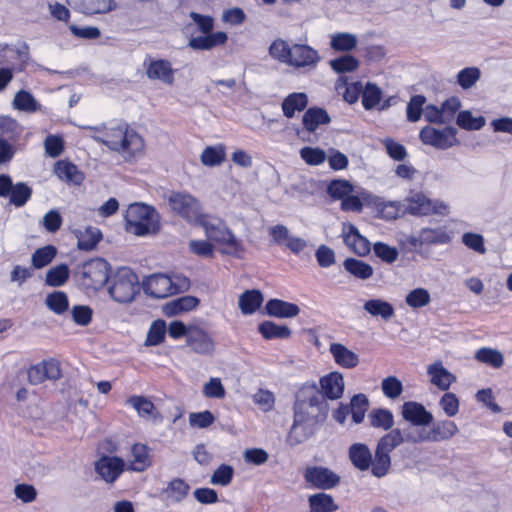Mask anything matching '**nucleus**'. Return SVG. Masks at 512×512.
Here are the masks:
<instances>
[{
	"label": "nucleus",
	"instance_id": "f257e3e1",
	"mask_svg": "<svg viewBox=\"0 0 512 512\" xmlns=\"http://www.w3.org/2000/svg\"><path fill=\"white\" fill-rule=\"evenodd\" d=\"M171 210L192 225L200 226L204 234L221 245L222 252L238 255L242 250L234 231L222 219L204 211L200 200L188 193H172L168 197Z\"/></svg>",
	"mask_w": 512,
	"mask_h": 512
},
{
	"label": "nucleus",
	"instance_id": "f03ea898",
	"mask_svg": "<svg viewBox=\"0 0 512 512\" xmlns=\"http://www.w3.org/2000/svg\"><path fill=\"white\" fill-rule=\"evenodd\" d=\"M88 135L102 142L110 150L118 153L124 161L133 162L145 154V140L142 135L127 124L103 127H84Z\"/></svg>",
	"mask_w": 512,
	"mask_h": 512
},
{
	"label": "nucleus",
	"instance_id": "7ed1b4c3",
	"mask_svg": "<svg viewBox=\"0 0 512 512\" xmlns=\"http://www.w3.org/2000/svg\"><path fill=\"white\" fill-rule=\"evenodd\" d=\"M319 414V397L313 387H303L297 394L294 421L288 435L291 445L306 441L315 432Z\"/></svg>",
	"mask_w": 512,
	"mask_h": 512
},
{
	"label": "nucleus",
	"instance_id": "20e7f679",
	"mask_svg": "<svg viewBox=\"0 0 512 512\" xmlns=\"http://www.w3.org/2000/svg\"><path fill=\"white\" fill-rule=\"evenodd\" d=\"M271 59L294 69L312 70L321 61L318 50L308 44L292 43L277 38L268 47Z\"/></svg>",
	"mask_w": 512,
	"mask_h": 512
},
{
	"label": "nucleus",
	"instance_id": "39448f33",
	"mask_svg": "<svg viewBox=\"0 0 512 512\" xmlns=\"http://www.w3.org/2000/svg\"><path fill=\"white\" fill-rule=\"evenodd\" d=\"M124 219L126 230L140 237L156 234L161 227L159 213L154 207L142 202L130 204Z\"/></svg>",
	"mask_w": 512,
	"mask_h": 512
},
{
	"label": "nucleus",
	"instance_id": "423d86ee",
	"mask_svg": "<svg viewBox=\"0 0 512 512\" xmlns=\"http://www.w3.org/2000/svg\"><path fill=\"white\" fill-rule=\"evenodd\" d=\"M190 18L202 33L201 36H191L188 46L194 50H211L223 46L228 41V34L224 31H213L214 18L197 12H191Z\"/></svg>",
	"mask_w": 512,
	"mask_h": 512
},
{
	"label": "nucleus",
	"instance_id": "0eeeda50",
	"mask_svg": "<svg viewBox=\"0 0 512 512\" xmlns=\"http://www.w3.org/2000/svg\"><path fill=\"white\" fill-rule=\"evenodd\" d=\"M190 288V280L180 273L150 275L144 282L146 294L155 298H165L187 291Z\"/></svg>",
	"mask_w": 512,
	"mask_h": 512
},
{
	"label": "nucleus",
	"instance_id": "6e6552de",
	"mask_svg": "<svg viewBox=\"0 0 512 512\" xmlns=\"http://www.w3.org/2000/svg\"><path fill=\"white\" fill-rule=\"evenodd\" d=\"M405 214L412 216H447L450 214V205L440 199H432L422 191H411L403 199Z\"/></svg>",
	"mask_w": 512,
	"mask_h": 512
},
{
	"label": "nucleus",
	"instance_id": "1a4fd4ad",
	"mask_svg": "<svg viewBox=\"0 0 512 512\" xmlns=\"http://www.w3.org/2000/svg\"><path fill=\"white\" fill-rule=\"evenodd\" d=\"M369 400L365 394L359 393L354 395L349 403H341L332 411L331 417L339 425L350 427L352 425L361 424L368 412Z\"/></svg>",
	"mask_w": 512,
	"mask_h": 512
},
{
	"label": "nucleus",
	"instance_id": "9d476101",
	"mask_svg": "<svg viewBox=\"0 0 512 512\" xmlns=\"http://www.w3.org/2000/svg\"><path fill=\"white\" fill-rule=\"evenodd\" d=\"M108 290L116 302H131L139 292L138 277L129 268H121L112 276Z\"/></svg>",
	"mask_w": 512,
	"mask_h": 512
},
{
	"label": "nucleus",
	"instance_id": "9b49d317",
	"mask_svg": "<svg viewBox=\"0 0 512 512\" xmlns=\"http://www.w3.org/2000/svg\"><path fill=\"white\" fill-rule=\"evenodd\" d=\"M109 264L103 259H91L85 262L77 272L80 285L86 290L96 291L108 281Z\"/></svg>",
	"mask_w": 512,
	"mask_h": 512
},
{
	"label": "nucleus",
	"instance_id": "f8f14e48",
	"mask_svg": "<svg viewBox=\"0 0 512 512\" xmlns=\"http://www.w3.org/2000/svg\"><path fill=\"white\" fill-rule=\"evenodd\" d=\"M206 238H190L187 242V251L189 254L201 258V259H212L215 257L216 251L221 255L229 256L235 259H242L246 254V246L241 238L235 234V239L239 241L242 250L238 255L229 254L222 252L221 245L215 240L206 235Z\"/></svg>",
	"mask_w": 512,
	"mask_h": 512
},
{
	"label": "nucleus",
	"instance_id": "ddd939ff",
	"mask_svg": "<svg viewBox=\"0 0 512 512\" xmlns=\"http://www.w3.org/2000/svg\"><path fill=\"white\" fill-rule=\"evenodd\" d=\"M419 138L424 145L438 150H448L459 144L457 129L451 126L442 128L425 126L420 130Z\"/></svg>",
	"mask_w": 512,
	"mask_h": 512
},
{
	"label": "nucleus",
	"instance_id": "4468645a",
	"mask_svg": "<svg viewBox=\"0 0 512 512\" xmlns=\"http://www.w3.org/2000/svg\"><path fill=\"white\" fill-rule=\"evenodd\" d=\"M458 433V426L450 420L440 421L433 425L430 432L424 429H414L407 434V440L413 443L426 441H444Z\"/></svg>",
	"mask_w": 512,
	"mask_h": 512
},
{
	"label": "nucleus",
	"instance_id": "2eb2a0df",
	"mask_svg": "<svg viewBox=\"0 0 512 512\" xmlns=\"http://www.w3.org/2000/svg\"><path fill=\"white\" fill-rule=\"evenodd\" d=\"M362 198L365 205L371 208L380 218L393 220L405 214L403 209V200L401 202L385 201L370 192H363Z\"/></svg>",
	"mask_w": 512,
	"mask_h": 512
},
{
	"label": "nucleus",
	"instance_id": "dca6fc26",
	"mask_svg": "<svg viewBox=\"0 0 512 512\" xmlns=\"http://www.w3.org/2000/svg\"><path fill=\"white\" fill-rule=\"evenodd\" d=\"M62 376L60 362L54 358L43 360L27 370V380L32 385H38L46 380H58Z\"/></svg>",
	"mask_w": 512,
	"mask_h": 512
},
{
	"label": "nucleus",
	"instance_id": "f3484780",
	"mask_svg": "<svg viewBox=\"0 0 512 512\" xmlns=\"http://www.w3.org/2000/svg\"><path fill=\"white\" fill-rule=\"evenodd\" d=\"M125 470L141 473L146 471L153 464L151 449L143 443L131 445L126 455Z\"/></svg>",
	"mask_w": 512,
	"mask_h": 512
},
{
	"label": "nucleus",
	"instance_id": "a211bd4d",
	"mask_svg": "<svg viewBox=\"0 0 512 512\" xmlns=\"http://www.w3.org/2000/svg\"><path fill=\"white\" fill-rule=\"evenodd\" d=\"M98 476L106 483H114L125 471V461L118 456H102L94 463Z\"/></svg>",
	"mask_w": 512,
	"mask_h": 512
},
{
	"label": "nucleus",
	"instance_id": "6ab92c4d",
	"mask_svg": "<svg viewBox=\"0 0 512 512\" xmlns=\"http://www.w3.org/2000/svg\"><path fill=\"white\" fill-rule=\"evenodd\" d=\"M319 387L323 397L329 400H338L344 395V376L339 371H330L319 379Z\"/></svg>",
	"mask_w": 512,
	"mask_h": 512
},
{
	"label": "nucleus",
	"instance_id": "aec40b11",
	"mask_svg": "<svg viewBox=\"0 0 512 512\" xmlns=\"http://www.w3.org/2000/svg\"><path fill=\"white\" fill-rule=\"evenodd\" d=\"M341 236L346 246L359 256L369 254L371 247L369 240L360 234L359 230L351 223H343Z\"/></svg>",
	"mask_w": 512,
	"mask_h": 512
},
{
	"label": "nucleus",
	"instance_id": "412c9836",
	"mask_svg": "<svg viewBox=\"0 0 512 512\" xmlns=\"http://www.w3.org/2000/svg\"><path fill=\"white\" fill-rule=\"evenodd\" d=\"M329 353L334 363L344 369H353L360 363L359 354L340 342L330 343Z\"/></svg>",
	"mask_w": 512,
	"mask_h": 512
},
{
	"label": "nucleus",
	"instance_id": "4be33fe9",
	"mask_svg": "<svg viewBox=\"0 0 512 512\" xmlns=\"http://www.w3.org/2000/svg\"><path fill=\"white\" fill-rule=\"evenodd\" d=\"M305 480L317 488L330 489L338 484L339 476L328 468L316 466L306 469Z\"/></svg>",
	"mask_w": 512,
	"mask_h": 512
},
{
	"label": "nucleus",
	"instance_id": "5701e85b",
	"mask_svg": "<svg viewBox=\"0 0 512 512\" xmlns=\"http://www.w3.org/2000/svg\"><path fill=\"white\" fill-rule=\"evenodd\" d=\"M402 417L414 426H428L433 421V415L420 403L405 402L401 408Z\"/></svg>",
	"mask_w": 512,
	"mask_h": 512
},
{
	"label": "nucleus",
	"instance_id": "b1692460",
	"mask_svg": "<svg viewBox=\"0 0 512 512\" xmlns=\"http://www.w3.org/2000/svg\"><path fill=\"white\" fill-rule=\"evenodd\" d=\"M174 72L171 62L165 59H151L146 64L147 77L167 85L174 83Z\"/></svg>",
	"mask_w": 512,
	"mask_h": 512
},
{
	"label": "nucleus",
	"instance_id": "393cba45",
	"mask_svg": "<svg viewBox=\"0 0 512 512\" xmlns=\"http://www.w3.org/2000/svg\"><path fill=\"white\" fill-rule=\"evenodd\" d=\"M187 345L199 355H212L215 350L213 338L205 330L192 327L188 334Z\"/></svg>",
	"mask_w": 512,
	"mask_h": 512
},
{
	"label": "nucleus",
	"instance_id": "a878e982",
	"mask_svg": "<svg viewBox=\"0 0 512 512\" xmlns=\"http://www.w3.org/2000/svg\"><path fill=\"white\" fill-rule=\"evenodd\" d=\"M429 382L442 391H447L457 377L446 369L441 361H436L427 366Z\"/></svg>",
	"mask_w": 512,
	"mask_h": 512
},
{
	"label": "nucleus",
	"instance_id": "bb28decb",
	"mask_svg": "<svg viewBox=\"0 0 512 512\" xmlns=\"http://www.w3.org/2000/svg\"><path fill=\"white\" fill-rule=\"evenodd\" d=\"M200 301L197 297L186 295L165 303L162 313L167 317H174L195 310Z\"/></svg>",
	"mask_w": 512,
	"mask_h": 512
},
{
	"label": "nucleus",
	"instance_id": "cd10ccee",
	"mask_svg": "<svg viewBox=\"0 0 512 512\" xmlns=\"http://www.w3.org/2000/svg\"><path fill=\"white\" fill-rule=\"evenodd\" d=\"M358 44L357 35L351 32L338 31L329 35V46L335 52L351 54Z\"/></svg>",
	"mask_w": 512,
	"mask_h": 512
},
{
	"label": "nucleus",
	"instance_id": "c85d7f7f",
	"mask_svg": "<svg viewBox=\"0 0 512 512\" xmlns=\"http://www.w3.org/2000/svg\"><path fill=\"white\" fill-rule=\"evenodd\" d=\"M364 311L371 317L380 318L383 321H389L395 316L393 305L382 298H371L364 302Z\"/></svg>",
	"mask_w": 512,
	"mask_h": 512
},
{
	"label": "nucleus",
	"instance_id": "c756f323",
	"mask_svg": "<svg viewBox=\"0 0 512 512\" xmlns=\"http://www.w3.org/2000/svg\"><path fill=\"white\" fill-rule=\"evenodd\" d=\"M348 458L359 471H367L371 466L372 453L364 443H354L348 448Z\"/></svg>",
	"mask_w": 512,
	"mask_h": 512
},
{
	"label": "nucleus",
	"instance_id": "7c9ffc66",
	"mask_svg": "<svg viewBox=\"0 0 512 512\" xmlns=\"http://www.w3.org/2000/svg\"><path fill=\"white\" fill-rule=\"evenodd\" d=\"M265 309L269 316L276 318H294L300 313V308L296 304L280 299L269 300Z\"/></svg>",
	"mask_w": 512,
	"mask_h": 512
},
{
	"label": "nucleus",
	"instance_id": "2f4dec72",
	"mask_svg": "<svg viewBox=\"0 0 512 512\" xmlns=\"http://www.w3.org/2000/svg\"><path fill=\"white\" fill-rule=\"evenodd\" d=\"M69 5H73L86 14L108 13L115 9L114 0H66Z\"/></svg>",
	"mask_w": 512,
	"mask_h": 512
},
{
	"label": "nucleus",
	"instance_id": "473e14b6",
	"mask_svg": "<svg viewBox=\"0 0 512 512\" xmlns=\"http://www.w3.org/2000/svg\"><path fill=\"white\" fill-rule=\"evenodd\" d=\"M199 158L201 164L205 167L221 166L226 160V146L222 143L206 146Z\"/></svg>",
	"mask_w": 512,
	"mask_h": 512
},
{
	"label": "nucleus",
	"instance_id": "72a5a7b5",
	"mask_svg": "<svg viewBox=\"0 0 512 512\" xmlns=\"http://www.w3.org/2000/svg\"><path fill=\"white\" fill-rule=\"evenodd\" d=\"M450 241V236L442 228H423L417 238L411 240L414 246L445 244Z\"/></svg>",
	"mask_w": 512,
	"mask_h": 512
},
{
	"label": "nucleus",
	"instance_id": "f704fd0d",
	"mask_svg": "<svg viewBox=\"0 0 512 512\" xmlns=\"http://www.w3.org/2000/svg\"><path fill=\"white\" fill-rule=\"evenodd\" d=\"M54 173L60 180L70 184L79 185L84 179L78 168L66 160H60L55 164Z\"/></svg>",
	"mask_w": 512,
	"mask_h": 512
},
{
	"label": "nucleus",
	"instance_id": "c9c22d12",
	"mask_svg": "<svg viewBox=\"0 0 512 512\" xmlns=\"http://www.w3.org/2000/svg\"><path fill=\"white\" fill-rule=\"evenodd\" d=\"M263 303V295L258 290H247L238 300V306L244 315L255 313Z\"/></svg>",
	"mask_w": 512,
	"mask_h": 512
},
{
	"label": "nucleus",
	"instance_id": "e433bc0d",
	"mask_svg": "<svg viewBox=\"0 0 512 512\" xmlns=\"http://www.w3.org/2000/svg\"><path fill=\"white\" fill-rule=\"evenodd\" d=\"M74 234L78 240L77 246L81 250H91L101 239V232L96 227H86L84 229H77Z\"/></svg>",
	"mask_w": 512,
	"mask_h": 512
},
{
	"label": "nucleus",
	"instance_id": "4c0bfd02",
	"mask_svg": "<svg viewBox=\"0 0 512 512\" xmlns=\"http://www.w3.org/2000/svg\"><path fill=\"white\" fill-rule=\"evenodd\" d=\"M126 403L142 418L154 419L157 417L154 404L144 396L133 395L127 399Z\"/></svg>",
	"mask_w": 512,
	"mask_h": 512
},
{
	"label": "nucleus",
	"instance_id": "58836bf2",
	"mask_svg": "<svg viewBox=\"0 0 512 512\" xmlns=\"http://www.w3.org/2000/svg\"><path fill=\"white\" fill-rule=\"evenodd\" d=\"M308 98L305 93H291L282 102V110L286 117L291 118L297 112L305 109Z\"/></svg>",
	"mask_w": 512,
	"mask_h": 512
},
{
	"label": "nucleus",
	"instance_id": "ea45409f",
	"mask_svg": "<svg viewBox=\"0 0 512 512\" xmlns=\"http://www.w3.org/2000/svg\"><path fill=\"white\" fill-rule=\"evenodd\" d=\"M46 307L56 315H63L69 310V299L63 291L48 293L44 301Z\"/></svg>",
	"mask_w": 512,
	"mask_h": 512
},
{
	"label": "nucleus",
	"instance_id": "a19ab883",
	"mask_svg": "<svg viewBox=\"0 0 512 512\" xmlns=\"http://www.w3.org/2000/svg\"><path fill=\"white\" fill-rule=\"evenodd\" d=\"M259 333L267 340L288 339L291 330L286 325H278L272 321H264L258 326Z\"/></svg>",
	"mask_w": 512,
	"mask_h": 512
},
{
	"label": "nucleus",
	"instance_id": "79ce46f5",
	"mask_svg": "<svg viewBox=\"0 0 512 512\" xmlns=\"http://www.w3.org/2000/svg\"><path fill=\"white\" fill-rule=\"evenodd\" d=\"M329 66L338 74L352 73L359 68L360 61L352 54H343L330 60Z\"/></svg>",
	"mask_w": 512,
	"mask_h": 512
},
{
	"label": "nucleus",
	"instance_id": "37998d69",
	"mask_svg": "<svg viewBox=\"0 0 512 512\" xmlns=\"http://www.w3.org/2000/svg\"><path fill=\"white\" fill-rule=\"evenodd\" d=\"M391 467L390 454L376 448L374 458L371 459V466L369 470L372 475L377 478L386 476Z\"/></svg>",
	"mask_w": 512,
	"mask_h": 512
},
{
	"label": "nucleus",
	"instance_id": "c03bdc74",
	"mask_svg": "<svg viewBox=\"0 0 512 512\" xmlns=\"http://www.w3.org/2000/svg\"><path fill=\"white\" fill-rule=\"evenodd\" d=\"M190 486L182 479L172 480L165 489L168 500L173 503L182 502L189 494Z\"/></svg>",
	"mask_w": 512,
	"mask_h": 512
},
{
	"label": "nucleus",
	"instance_id": "a18cd8bd",
	"mask_svg": "<svg viewBox=\"0 0 512 512\" xmlns=\"http://www.w3.org/2000/svg\"><path fill=\"white\" fill-rule=\"evenodd\" d=\"M369 423L374 428L389 430L394 425L391 411L383 408L373 409L368 415Z\"/></svg>",
	"mask_w": 512,
	"mask_h": 512
},
{
	"label": "nucleus",
	"instance_id": "49530a36",
	"mask_svg": "<svg viewBox=\"0 0 512 512\" xmlns=\"http://www.w3.org/2000/svg\"><path fill=\"white\" fill-rule=\"evenodd\" d=\"M362 105L366 110H371L377 107L382 98L381 89L374 83H363L362 86Z\"/></svg>",
	"mask_w": 512,
	"mask_h": 512
},
{
	"label": "nucleus",
	"instance_id": "de8ad7c7",
	"mask_svg": "<svg viewBox=\"0 0 512 512\" xmlns=\"http://www.w3.org/2000/svg\"><path fill=\"white\" fill-rule=\"evenodd\" d=\"M475 359L496 369L502 367L504 363L503 354L499 350L489 347L478 349L475 352Z\"/></svg>",
	"mask_w": 512,
	"mask_h": 512
},
{
	"label": "nucleus",
	"instance_id": "09e8293b",
	"mask_svg": "<svg viewBox=\"0 0 512 512\" xmlns=\"http://www.w3.org/2000/svg\"><path fill=\"white\" fill-rule=\"evenodd\" d=\"M456 123L465 130H480L486 124V119L481 115H474L469 110H464L458 113Z\"/></svg>",
	"mask_w": 512,
	"mask_h": 512
},
{
	"label": "nucleus",
	"instance_id": "8fccbe9b",
	"mask_svg": "<svg viewBox=\"0 0 512 512\" xmlns=\"http://www.w3.org/2000/svg\"><path fill=\"white\" fill-rule=\"evenodd\" d=\"M166 333L167 325L164 320L153 321L147 331L145 346L151 347L161 344L165 340Z\"/></svg>",
	"mask_w": 512,
	"mask_h": 512
},
{
	"label": "nucleus",
	"instance_id": "3c124183",
	"mask_svg": "<svg viewBox=\"0 0 512 512\" xmlns=\"http://www.w3.org/2000/svg\"><path fill=\"white\" fill-rule=\"evenodd\" d=\"M431 302L430 292L422 287H417L409 291L405 296V303L412 309L426 307Z\"/></svg>",
	"mask_w": 512,
	"mask_h": 512
},
{
	"label": "nucleus",
	"instance_id": "603ef678",
	"mask_svg": "<svg viewBox=\"0 0 512 512\" xmlns=\"http://www.w3.org/2000/svg\"><path fill=\"white\" fill-rule=\"evenodd\" d=\"M343 265L346 271L359 279H368L374 272L371 265L355 258L346 259Z\"/></svg>",
	"mask_w": 512,
	"mask_h": 512
},
{
	"label": "nucleus",
	"instance_id": "864d4df0",
	"mask_svg": "<svg viewBox=\"0 0 512 512\" xmlns=\"http://www.w3.org/2000/svg\"><path fill=\"white\" fill-rule=\"evenodd\" d=\"M329 122V117L327 113L318 108H311L307 110V112L303 116V125L304 127L310 131H315L320 125L326 124Z\"/></svg>",
	"mask_w": 512,
	"mask_h": 512
},
{
	"label": "nucleus",
	"instance_id": "5fc2aeb1",
	"mask_svg": "<svg viewBox=\"0 0 512 512\" xmlns=\"http://www.w3.org/2000/svg\"><path fill=\"white\" fill-rule=\"evenodd\" d=\"M310 512H333L337 509L333 498L325 493H318L309 497Z\"/></svg>",
	"mask_w": 512,
	"mask_h": 512
},
{
	"label": "nucleus",
	"instance_id": "6e6d98bb",
	"mask_svg": "<svg viewBox=\"0 0 512 512\" xmlns=\"http://www.w3.org/2000/svg\"><path fill=\"white\" fill-rule=\"evenodd\" d=\"M13 106L16 109L25 112H36L41 110V105L35 100L31 93L25 90H21L16 93L13 100Z\"/></svg>",
	"mask_w": 512,
	"mask_h": 512
},
{
	"label": "nucleus",
	"instance_id": "4d7b16f0",
	"mask_svg": "<svg viewBox=\"0 0 512 512\" xmlns=\"http://www.w3.org/2000/svg\"><path fill=\"white\" fill-rule=\"evenodd\" d=\"M69 278V268L66 264L57 265L46 273L45 283L50 287L63 286Z\"/></svg>",
	"mask_w": 512,
	"mask_h": 512
},
{
	"label": "nucleus",
	"instance_id": "13d9d810",
	"mask_svg": "<svg viewBox=\"0 0 512 512\" xmlns=\"http://www.w3.org/2000/svg\"><path fill=\"white\" fill-rule=\"evenodd\" d=\"M57 250L52 245H46L37 249L31 257L32 265L35 269H41L47 266L56 256Z\"/></svg>",
	"mask_w": 512,
	"mask_h": 512
},
{
	"label": "nucleus",
	"instance_id": "bf43d9fd",
	"mask_svg": "<svg viewBox=\"0 0 512 512\" xmlns=\"http://www.w3.org/2000/svg\"><path fill=\"white\" fill-rule=\"evenodd\" d=\"M234 468L228 464L219 465L210 477V484L215 486H228L233 479Z\"/></svg>",
	"mask_w": 512,
	"mask_h": 512
},
{
	"label": "nucleus",
	"instance_id": "052dcab7",
	"mask_svg": "<svg viewBox=\"0 0 512 512\" xmlns=\"http://www.w3.org/2000/svg\"><path fill=\"white\" fill-rule=\"evenodd\" d=\"M202 394L209 399H223L226 396V390L220 378L211 377L203 384Z\"/></svg>",
	"mask_w": 512,
	"mask_h": 512
},
{
	"label": "nucleus",
	"instance_id": "680f3d73",
	"mask_svg": "<svg viewBox=\"0 0 512 512\" xmlns=\"http://www.w3.org/2000/svg\"><path fill=\"white\" fill-rule=\"evenodd\" d=\"M301 159L310 166H317L325 162L326 152L319 147L306 146L299 151Z\"/></svg>",
	"mask_w": 512,
	"mask_h": 512
},
{
	"label": "nucleus",
	"instance_id": "e2e57ef3",
	"mask_svg": "<svg viewBox=\"0 0 512 512\" xmlns=\"http://www.w3.org/2000/svg\"><path fill=\"white\" fill-rule=\"evenodd\" d=\"M461 240L468 249L480 255L487 252L484 236L480 233L466 232L462 235Z\"/></svg>",
	"mask_w": 512,
	"mask_h": 512
},
{
	"label": "nucleus",
	"instance_id": "0e129e2a",
	"mask_svg": "<svg viewBox=\"0 0 512 512\" xmlns=\"http://www.w3.org/2000/svg\"><path fill=\"white\" fill-rule=\"evenodd\" d=\"M221 22L228 26H239L246 20V14L240 7H229L222 11Z\"/></svg>",
	"mask_w": 512,
	"mask_h": 512
},
{
	"label": "nucleus",
	"instance_id": "69168bd1",
	"mask_svg": "<svg viewBox=\"0 0 512 512\" xmlns=\"http://www.w3.org/2000/svg\"><path fill=\"white\" fill-rule=\"evenodd\" d=\"M381 389L387 398L396 399L403 392V384L397 377L388 376L382 380Z\"/></svg>",
	"mask_w": 512,
	"mask_h": 512
},
{
	"label": "nucleus",
	"instance_id": "338daca9",
	"mask_svg": "<svg viewBox=\"0 0 512 512\" xmlns=\"http://www.w3.org/2000/svg\"><path fill=\"white\" fill-rule=\"evenodd\" d=\"M481 72L476 67H468L460 70L457 74V82L463 89L473 87L480 79Z\"/></svg>",
	"mask_w": 512,
	"mask_h": 512
},
{
	"label": "nucleus",
	"instance_id": "774afa93",
	"mask_svg": "<svg viewBox=\"0 0 512 512\" xmlns=\"http://www.w3.org/2000/svg\"><path fill=\"white\" fill-rule=\"evenodd\" d=\"M188 422L192 428L204 429L215 422V416L208 410L193 412L189 414Z\"/></svg>",
	"mask_w": 512,
	"mask_h": 512
}]
</instances>
